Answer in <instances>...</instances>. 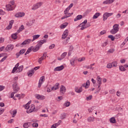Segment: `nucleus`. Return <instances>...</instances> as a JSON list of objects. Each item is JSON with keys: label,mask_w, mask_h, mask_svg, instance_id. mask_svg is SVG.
Wrapping results in <instances>:
<instances>
[{"label": "nucleus", "mask_w": 128, "mask_h": 128, "mask_svg": "<svg viewBox=\"0 0 128 128\" xmlns=\"http://www.w3.org/2000/svg\"><path fill=\"white\" fill-rule=\"evenodd\" d=\"M46 40H40L38 42V44L34 47L32 46V50L34 52H38V50L44 44H46Z\"/></svg>", "instance_id": "obj_1"}, {"label": "nucleus", "mask_w": 128, "mask_h": 128, "mask_svg": "<svg viewBox=\"0 0 128 128\" xmlns=\"http://www.w3.org/2000/svg\"><path fill=\"white\" fill-rule=\"evenodd\" d=\"M120 28H118V24H115L113 26V28L110 30V32L112 34H116L118 32V30Z\"/></svg>", "instance_id": "obj_2"}, {"label": "nucleus", "mask_w": 128, "mask_h": 128, "mask_svg": "<svg viewBox=\"0 0 128 128\" xmlns=\"http://www.w3.org/2000/svg\"><path fill=\"white\" fill-rule=\"evenodd\" d=\"M114 14V13H110V12H105L103 15V20L104 22L108 20V18H110V16H112Z\"/></svg>", "instance_id": "obj_3"}, {"label": "nucleus", "mask_w": 128, "mask_h": 128, "mask_svg": "<svg viewBox=\"0 0 128 128\" xmlns=\"http://www.w3.org/2000/svg\"><path fill=\"white\" fill-rule=\"evenodd\" d=\"M35 108L36 106H34V104H32L30 109L26 110L27 114H30L33 112H36V110Z\"/></svg>", "instance_id": "obj_4"}, {"label": "nucleus", "mask_w": 128, "mask_h": 128, "mask_svg": "<svg viewBox=\"0 0 128 128\" xmlns=\"http://www.w3.org/2000/svg\"><path fill=\"white\" fill-rule=\"evenodd\" d=\"M42 2H38L36 4H35L33 6L32 10H38V8H40V6H42Z\"/></svg>", "instance_id": "obj_5"}, {"label": "nucleus", "mask_w": 128, "mask_h": 128, "mask_svg": "<svg viewBox=\"0 0 128 128\" xmlns=\"http://www.w3.org/2000/svg\"><path fill=\"white\" fill-rule=\"evenodd\" d=\"M12 88L14 90V92H16V94L20 90V87L18 86V84H13Z\"/></svg>", "instance_id": "obj_6"}, {"label": "nucleus", "mask_w": 128, "mask_h": 128, "mask_svg": "<svg viewBox=\"0 0 128 128\" xmlns=\"http://www.w3.org/2000/svg\"><path fill=\"white\" fill-rule=\"evenodd\" d=\"M14 50V45L12 44L8 45L5 48V50L6 52H10V50Z\"/></svg>", "instance_id": "obj_7"}, {"label": "nucleus", "mask_w": 128, "mask_h": 128, "mask_svg": "<svg viewBox=\"0 0 128 128\" xmlns=\"http://www.w3.org/2000/svg\"><path fill=\"white\" fill-rule=\"evenodd\" d=\"M6 8L8 12H10V10H14V7L10 4H8L6 5Z\"/></svg>", "instance_id": "obj_8"}, {"label": "nucleus", "mask_w": 128, "mask_h": 128, "mask_svg": "<svg viewBox=\"0 0 128 128\" xmlns=\"http://www.w3.org/2000/svg\"><path fill=\"white\" fill-rule=\"evenodd\" d=\"M67 36H68V30H66L64 31L62 37V40H64Z\"/></svg>", "instance_id": "obj_9"}, {"label": "nucleus", "mask_w": 128, "mask_h": 128, "mask_svg": "<svg viewBox=\"0 0 128 128\" xmlns=\"http://www.w3.org/2000/svg\"><path fill=\"white\" fill-rule=\"evenodd\" d=\"M44 76H42V77H40L39 80V82H38V88H40V86H42V82H44Z\"/></svg>", "instance_id": "obj_10"}, {"label": "nucleus", "mask_w": 128, "mask_h": 128, "mask_svg": "<svg viewBox=\"0 0 128 128\" xmlns=\"http://www.w3.org/2000/svg\"><path fill=\"white\" fill-rule=\"evenodd\" d=\"M14 20H10L8 26L6 27V30H10V28H12V24H14Z\"/></svg>", "instance_id": "obj_11"}, {"label": "nucleus", "mask_w": 128, "mask_h": 128, "mask_svg": "<svg viewBox=\"0 0 128 128\" xmlns=\"http://www.w3.org/2000/svg\"><path fill=\"white\" fill-rule=\"evenodd\" d=\"M64 65H62L61 66H58V67L56 68H54V70L55 72H60V70H64Z\"/></svg>", "instance_id": "obj_12"}, {"label": "nucleus", "mask_w": 128, "mask_h": 128, "mask_svg": "<svg viewBox=\"0 0 128 128\" xmlns=\"http://www.w3.org/2000/svg\"><path fill=\"white\" fill-rule=\"evenodd\" d=\"M34 69H32L31 70H30L28 72V75L29 78H30L34 76Z\"/></svg>", "instance_id": "obj_13"}, {"label": "nucleus", "mask_w": 128, "mask_h": 128, "mask_svg": "<svg viewBox=\"0 0 128 128\" xmlns=\"http://www.w3.org/2000/svg\"><path fill=\"white\" fill-rule=\"evenodd\" d=\"M60 83H56V84L52 88V90H56L60 88Z\"/></svg>", "instance_id": "obj_14"}, {"label": "nucleus", "mask_w": 128, "mask_h": 128, "mask_svg": "<svg viewBox=\"0 0 128 128\" xmlns=\"http://www.w3.org/2000/svg\"><path fill=\"white\" fill-rule=\"evenodd\" d=\"M60 90L62 94H64L66 90V87L64 85H62Z\"/></svg>", "instance_id": "obj_15"}, {"label": "nucleus", "mask_w": 128, "mask_h": 128, "mask_svg": "<svg viewBox=\"0 0 128 128\" xmlns=\"http://www.w3.org/2000/svg\"><path fill=\"white\" fill-rule=\"evenodd\" d=\"M16 18H22L24 16V12H19L15 14Z\"/></svg>", "instance_id": "obj_16"}, {"label": "nucleus", "mask_w": 128, "mask_h": 128, "mask_svg": "<svg viewBox=\"0 0 128 128\" xmlns=\"http://www.w3.org/2000/svg\"><path fill=\"white\" fill-rule=\"evenodd\" d=\"M36 98H37V100H44V96H42L40 94H37L36 96Z\"/></svg>", "instance_id": "obj_17"}, {"label": "nucleus", "mask_w": 128, "mask_h": 128, "mask_svg": "<svg viewBox=\"0 0 128 128\" xmlns=\"http://www.w3.org/2000/svg\"><path fill=\"white\" fill-rule=\"evenodd\" d=\"M75 92H78V94L82 92V86L80 87L79 89H78V88L76 87L75 88Z\"/></svg>", "instance_id": "obj_18"}, {"label": "nucleus", "mask_w": 128, "mask_h": 128, "mask_svg": "<svg viewBox=\"0 0 128 128\" xmlns=\"http://www.w3.org/2000/svg\"><path fill=\"white\" fill-rule=\"evenodd\" d=\"M31 40H32L30 39H27L22 42V44H23V46H26V44H30V42Z\"/></svg>", "instance_id": "obj_19"}, {"label": "nucleus", "mask_w": 128, "mask_h": 128, "mask_svg": "<svg viewBox=\"0 0 128 128\" xmlns=\"http://www.w3.org/2000/svg\"><path fill=\"white\" fill-rule=\"evenodd\" d=\"M18 33H17V32L12 34L11 36L12 38V40H16V38H18Z\"/></svg>", "instance_id": "obj_20"}, {"label": "nucleus", "mask_w": 128, "mask_h": 128, "mask_svg": "<svg viewBox=\"0 0 128 128\" xmlns=\"http://www.w3.org/2000/svg\"><path fill=\"white\" fill-rule=\"evenodd\" d=\"M82 15H78L76 16V17L74 19V22H76L78 20H82Z\"/></svg>", "instance_id": "obj_21"}, {"label": "nucleus", "mask_w": 128, "mask_h": 128, "mask_svg": "<svg viewBox=\"0 0 128 128\" xmlns=\"http://www.w3.org/2000/svg\"><path fill=\"white\" fill-rule=\"evenodd\" d=\"M16 112H18L16 111V110H14L13 111H12V110L10 111V114H12V118H14V116H16Z\"/></svg>", "instance_id": "obj_22"}, {"label": "nucleus", "mask_w": 128, "mask_h": 128, "mask_svg": "<svg viewBox=\"0 0 128 128\" xmlns=\"http://www.w3.org/2000/svg\"><path fill=\"white\" fill-rule=\"evenodd\" d=\"M100 16V12H96L92 17V18L95 20L96 18H98Z\"/></svg>", "instance_id": "obj_23"}, {"label": "nucleus", "mask_w": 128, "mask_h": 128, "mask_svg": "<svg viewBox=\"0 0 128 128\" xmlns=\"http://www.w3.org/2000/svg\"><path fill=\"white\" fill-rule=\"evenodd\" d=\"M97 84L102 86V78L100 76H97Z\"/></svg>", "instance_id": "obj_24"}, {"label": "nucleus", "mask_w": 128, "mask_h": 128, "mask_svg": "<svg viewBox=\"0 0 128 128\" xmlns=\"http://www.w3.org/2000/svg\"><path fill=\"white\" fill-rule=\"evenodd\" d=\"M24 30V25H22L19 29L18 30L17 33L20 34V32H22Z\"/></svg>", "instance_id": "obj_25"}, {"label": "nucleus", "mask_w": 128, "mask_h": 128, "mask_svg": "<svg viewBox=\"0 0 128 128\" xmlns=\"http://www.w3.org/2000/svg\"><path fill=\"white\" fill-rule=\"evenodd\" d=\"M30 122H26L23 124V128H30Z\"/></svg>", "instance_id": "obj_26"}, {"label": "nucleus", "mask_w": 128, "mask_h": 128, "mask_svg": "<svg viewBox=\"0 0 128 128\" xmlns=\"http://www.w3.org/2000/svg\"><path fill=\"white\" fill-rule=\"evenodd\" d=\"M34 20L30 21L29 22H27L26 24L28 26H32V24H34Z\"/></svg>", "instance_id": "obj_27"}, {"label": "nucleus", "mask_w": 128, "mask_h": 128, "mask_svg": "<svg viewBox=\"0 0 128 128\" xmlns=\"http://www.w3.org/2000/svg\"><path fill=\"white\" fill-rule=\"evenodd\" d=\"M40 34H36V35L33 36H32L33 39L32 40V42L36 40H38V38H40Z\"/></svg>", "instance_id": "obj_28"}, {"label": "nucleus", "mask_w": 128, "mask_h": 128, "mask_svg": "<svg viewBox=\"0 0 128 128\" xmlns=\"http://www.w3.org/2000/svg\"><path fill=\"white\" fill-rule=\"evenodd\" d=\"M87 120L89 122H94V117H92V116L88 117V119H87Z\"/></svg>", "instance_id": "obj_29"}, {"label": "nucleus", "mask_w": 128, "mask_h": 128, "mask_svg": "<svg viewBox=\"0 0 128 128\" xmlns=\"http://www.w3.org/2000/svg\"><path fill=\"white\" fill-rule=\"evenodd\" d=\"M110 122H111V124H116V118L112 117L110 120Z\"/></svg>", "instance_id": "obj_30"}, {"label": "nucleus", "mask_w": 128, "mask_h": 128, "mask_svg": "<svg viewBox=\"0 0 128 128\" xmlns=\"http://www.w3.org/2000/svg\"><path fill=\"white\" fill-rule=\"evenodd\" d=\"M68 22H65L63 24L60 26V28H66V26H68Z\"/></svg>", "instance_id": "obj_31"}, {"label": "nucleus", "mask_w": 128, "mask_h": 128, "mask_svg": "<svg viewBox=\"0 0 128 128\" xmlns=\"http://www.w3.org/2000/svg\"><path fill=\"white\" fill-rule=\"evenodd\" d=\"M22 70H24V66H20L18 68V70H17L16 72H22Z\"/></svg>", "instance_id": "obj_32"}, {"label": "nucleus", "mask_w": 128, "mask_h": 128, "mask_svg": "<svg viewBox=\"0 0 128 128\" xmlns=\"http://www.w3.org/2000/svg\"><path fill=\"white\" fill-rule=\"evenodd\" d=\"M32 46H31L30 48H28L27 51L24 54V56H26V54H30V52H32Z\"/></svg>", "instance_id": "obj_33"}, {"label": "nucleus", "mask_w": 128, "mask_h": 128, "mask_svg": "<svg viewBox=\"0 0 128 128\" xmlns=\"http://www.w3.org/2000/svg\"><path fill=\"white\" fill-rule=\"evenodd\" d=\"M119 69L120 72H126V69L124 68V67L123 66H119Z\"/></svg>", "instance_id": "obj_34"}, {"label": "nucleus", "mask_w": 128, "mask_h": 128, "mask_svg": "<svg viewBox=\"0 0 128 128\" xmlns=\"http://www.w3.org/2000/svg\"><path fill=\"white\" fill-rule=\"evenodd\" d=\"M66 116V113H62L60 115V118L61 120H64Z\"/></svg>", "instance_id": "obj_35"}, {"label": "nucleus", "mask_w": 128, "mask_h": 128, "mask_svg": "<svg viewBox=\"0 0 128 128\" xmlns=\"http://www.w3.org/2000/svg\"><path fill=\"white\" fill-rule=\"evenodd\" d=\"M111 64H112V66H114V68H116V66H118V62L116 61L113 62Z\"/></svg>", "instance_id": "obj_36"}, {"label": "nucleus", "mask_w": 128, "mask_h": 128, "mask_svg": "<svg viewBox=\"0 0 128 128\" xmlns=\"http://www.w3.org/2000/svg\"><path fill=\"white\" fill-rule=\"evenodd\" d=\"M84 68H87L88 70L90 69V70H94V68L91 66L90 65V66H84Z\"/></svg>", "instance_id": "obj_37"}, {"label": "nucleus", "mask_w": 128, "mask_h": 128, "mask_svg": "<svg viewBox=\"0 0 128 128\" xmlns=\"http://www.w3.org/2000/svg\"><path fill=\"white\" fill-rule=\"evenodd\" d=\"M76 58H72L70 60V64L72 66H74V62H76Z\"/></svg>", "instance_id": "obj_38"}, {"label": "nucleus", "mask_w": 128, "mask_h": 128, "mask_svg": "<svg viewBox=\"0 0 128 128\" xmlns=\"http://www.w3.org/2000/svg\"><path fill=\"white\" fill-rule=\"evenodd\" d=\"M85 84L86 85V88H88V86H90V82L89 80H88L86 82V84Z\"/></svg>", "instance_id": "obj_39"}, {"label": "nucleus", "mask_w": 128, "mask_h": 128, "mask_svg": "<svg viewBox=\"0 0 128 128\" xmlns=\"http://www.w3.org/2000/svg\"><path fill=\"white\" fill-rule=\"evenodd\" d=\"M88 22V20H85L83 22H82V24H80V26H86V23Z\"/></svg>", "instance_id": "obj_40"}, {"label": "nucleus", "mask_w": 128, "mask_h": 128, "mask_svg": "<svg viewBox=\"0 0 128 128\" xmlns=\"http://www.w3.org/2000/svg\"><path fill=\"white\" fill-rule=\"evenodd\" d=\"M17 70H18V67L16 66H15L14 68H13V70H12V74H14V72H16Z\"/></svg>", "instance_id": "obj_41"}, {"label": "nucleus", "mask_w": 128, "mask_h": 128, "mask_svg": "<svg viewBox=\"0 0 128 128\" xmlns=\"http://www.w3.org/2000/svg\"><path fill=\"white\" fill-rule=\"evenodd\" d=\"M18 77L16 76L14 78L13 80L14 84H18Z\"/></svg>", "instance_id": "obj_42"}, {"label": "nucleus", "mask_w": 128, "mask_h": 128, "mask_svg": "<svg viewBox=\"0 0 128 128\" xmlns=\"http://www.w3.org/2000/svg\"><path fill=\"white\" fill-rule=\"evenodd\" d=\"M44 60V56H42L40 57L38 60V63L40 64H42V62Z\"/></svg>", "instance_id": "obj_43"}, {"label": "nucleus", "mask_w": 128, "mask_h": 128, "mask_svg": "<svg viewBox=\"0 0 128 128\" xmlns=\"http://www.w3.org/2000/svg\"><path fill=\"white\" fill-rule=\"evenodd\" d=\"M94 108H96V106H92L90 108H88V110L89 112H92V110H94Z\"/></svg>", "instance_id": "obj_44"}, {"label": "nucleus", "mask_w": 128, "mask_h": 128, "mask_svg": "<svg viewBox=\"0 0 128 128\" xmlns=\"http://www.w3.org/2000/svg\"><path fill=\"white\" fill-rule=\"evenodd\" d=\"M108 38H110L111 40L114 41V37L112 35H109L108 36Z\"/></svg>", "instance_id": "obj_45"}, {"label": "nucleus", "mask_w": 128, "mask_h": 128, "mask_svg": "<svg viewBox=\"0 0 128 128\" xmlns=\"http://www.w3.org/2000/svg\"><path fill=\"white\" fill-rule=\"evenodd\" d=\"M68 53H66V52H64L62 55H61V58H66V54Z\"/></svg>", "instance_id": "obj_46"}, {"label": "nucleus", "mask_w": 128, "mask_h": 128, "mask_svg": "<svg viewBox=\"0 0 128 128\" xmlns=\"http://www.w3.org/2000/svg\"><path fill=\"white\" fill-rule=\"evenodd\" d=\"M19 52L20 54H24L26 52V49H22Z\"/></svg>", "instance_id": "obj_47"}, {"label": "nucleus", "mask_w": 128, "mask_h": 128, "mask_svg": "<svg viewBox=\"0 0 128 128\" xmlns=\"http://www.w3.org/2000/svg\"><path fill=\"white\" fill-rule=\"evenodd\" d=\"M16 46L17 48H20V47L22 48V46H24V45H23L22 43H18V44L16 45Z\"/></svg>", "instance_id": "obj_48"}, {"label": "nucleus", "mask_w": 128, "mask_h": 128, "mask_svg": "<svg viewBox=\"0 0 128 128\" xmlns=\"http://www.w3.org/2000/svg\"><path fill=\"white\" fill-rule=\"evenodd\" d=\"M106 34V30H103L100 32V34L99 36H102V34Z\"/></svg>", "instance_id": "obj_49"}, {"label": "nucleus", "mask_w": 128, "mask_h": 128, "mask_svg": "<svg viewBox=\"0 0 128 128\" xmlns=\"http://www.w3.org/2000/svg\"><path fill=\"white\" fill-rule=\"evenodd\" d=\"M64 106H66V107L70 106V102H66L64 104Z\"/></svg>", "instance_id": "obj_50"}, {"label": "nucleus", "mask_w": 128, "mask_h": 128, "mask_svg": "<svg viewBox=\"0 0 128 128\" xmlns=\"http://www.w3.org/2000/svg\"><path fill=\"white\" fill-rule=\"evenodd\" d=\"M32 126H33V128H38V124L34 122L32 124Z\"/></svg>", "instance_id": "obj_51"}, {"label": "nucleus", "mask_w": 128, "mask_h": 128, "mask_svg": "<svg viewBox=\"0 0 128 128\" xmlns=\"http://www.w3.org/2000/svg\"><path fill=\"white\" fill-rule=\"evenodd\" d=\"M84 60H86V58L84 57H82V58H79L78 60V62H84Z\"/></svg>", "instance_id": "obj_52"}, {"label": "nucleus", "mask_w": 128, "mask_h": 128, "mask_svg": "<svg viewBox=\"0 0 128 128\" xmlns=\"http://www.w3.org/2000/svg\"><path fill=\"white\" fill-rule=\"evenodd\" d=\"M92 98V96L90 95L86 97V100H90Z\"/></svg>", "instance_id": "obj_53"}, {"label": "nucleus", "mask_w": 128, "mask_h": 128, "mask_svg": "<svg viewBox=\"0 0 128 128\" xmlns=\"http://www.w3.org/2000/svg\"><path fill=\"white\" fill-rule=\"evenodd\" d=\"M7 58H8V56H4V57L0 60V62H4V60H6Z\"/></svg>", "instance_id": "obj_54"}, {"label": "nucleus", "mask_w": 128, "mask_h": 128, "mask_svg": "<svg viewBox=\"0 0 128 128\" xmlns=\"http://www.w3.org/2000/svg\"><path fill=\"white\" fill-rule=\"evenodd\" d=\"M56 46V45L54 44H52L50 46H49V49L50 50H52Z\"/></svg>", "instance_id": "obj_55"}, {"label": "nucleus", "mask_w": 128, "mask_h": 128, "mask_svg": "<svg viewBox=\"0 0 128 128\" xmlns=\"http://www.w3.org/2000/svg\"><path fill=\"white\" fill-rule=\"evenodd\" d=\"M68 10H70V9L67 8L64 11V14H68Z\"/></svg>", "instance_id": "obj_56"}, {"label": "nucleus", "mask_w": 128, "mask_h": 128, "mask_svg": "<svg viewBox=\"0 0 128 128\" xmlns=\"http://www.w3.org/2000/svg\"><path fill=\"white\" fill-rule=\"evenodd\" d=\"M112 63H110V64H107V66H106V68H112Z\"/></svg>", "instance_id": "obj_57"}, {"label": "nucleus", "mask_w": 128, "mask_h": 128, "mask_svg": "<svg viewBox=\"0 0 128 128\" xmlns=\"http://www.w3.org/2000/svg\"><path fill=\"white\" fill-rule=\"evenodd\" d=\"M114 52V48H111L108 50V52H110V54H112V52Z\"/></svg>", "instance_id": "obj_58"}, {"label": "nucleus", "mask_w": 128, "mask_h": 128, "mask_svg": "<svg viewBox=\"0 0 128 128\" xmlns=\"http://www.w3.org/2000/svg\"><path fill=\"white\" fill-rule=\"evenodd\" d=\"M25 108L26 109V110H28V108H30V104H28V103L25 105Z\"/></svg>", "instance_id": "obj_59"}, {"label": "nucleus", "mask_w": 128, "mask_h": 128, "mask_svg": "<svg viewBox=\"0 0 128 128\" xmlns=\"http://www.w3.org/2000/svg\"><path fill=\"white\" fill-rule=\"evenodd\" d=\"M104 4H110V2L108 0H106L103 2Z\"/></svg>", "instance_id": "obj_60"}, {"label": "nucleus", "mask_w": 128, "mask_h": 128, "mask_svg": "<svg viewBox=\"0 0 128 128\" xmlns=\"http://www.w3.org/2000/svg\"><path fill=\"white\" fill-rule=\"evenodd\" d=\"M4 90V86L0 85V92Z\"/></svg>", "instance_id": "obj_61"}, {"label": "nucleus", "mask_w": 128, "mask_h": 128, "mask_svg": "<svg viewBox=\"0 0 128 128\" xmlns=\"http://www.w3.org/2000/svg\"><path fill=\"white\" fill-rule=\"evenodd\" d=\"M74 6V4H71L67 8L68 9V10H70V8H72Z\"/></svg>", "instance_id": "obj_62"}, {"label": "nucleus", "mask_w": 128, "mask_h": 128, "mask_svg": "<svg viewBox=\"0 0 128 128\" xmlns=\"http://www.w3.org/2000/svg\"><path fill=\"white\" fill-rule=\"evenodd\" d=\"M4 42V38H0V44Z\"/></svg>", "instance_id": "obj_63"}, {"label": "nucleus", "mask_w": 128, "mask_h": 128, "mask_svg": "<svg viewBox=\"0 0 128 128\" xmlns=\"http://www.w3.org/2000/svg\"><path fill=\"white\" fill-rule=\"evenodd\" d=\"M56 126H58L56 124H54L52 126L51 128H56Z\"/></svg>", "instance_id": "obj_64"}]
</instances>
